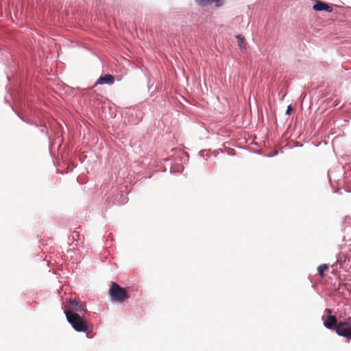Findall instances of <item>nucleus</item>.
I'll use <instances>...</instances> for the list:
<instances>
[{
  "label": "nucleus",
  "mask_w": 351,
  "mask_h": 351,
  "mask_svg": "<svg viewBox=\"0 0 351 351\" xmlns=\"http://www.w3.org/2000/svg\"><path fill=\"white\" fill-rule=\"evenodd\" d=\"M326 311L327 312L328 315H331L332 311L330 309L328 308V309L326 310Z\"/></svg>",
  "instance_id": "f8f14e48"
},
{
  "label": "nucleus",
  "mask_w": 351,
  "mask_h": 351,
  "mask_svg": "<svg viewBox=\"0 0 351 351\" xmlns=\"http://www.w3.org/2000/svg\"><path fill=\"white\" fill-rule=\"evenodd\" d=\"M65 315L68 322L76 331L86 332L87 337H91L89 335L88 324L79 314L73 311H66Z\"/></svg>",
  "instance_id": "f257e3e1"
},
{
  "label": "nucleus",
  "mask_w": 351,
  "mask_h": 351,
  "mask_svg": "<svg viewBox=\"0 0 351 351\" xmlns=\"http://www.w3.org/2000/svg\"><path fill=\"white\" fill-rule=\"evenodd\" d=\"M86 308L84 304L82 303H80L76 300H71L69 302V304L66 306V309L64 311V313L66 311H73L75 312L76 313H82L84 314L86 312Z\"/></svg>",
  "instance_id": "20e7f679"
},
{
  "label": "nucleus",
  "mask_w": 351,
  "mask_h": 351,
  "mask_svg": "<svg viewBox=\"0 0 351 351\" xmlns=\"http://www.w3.org/2000/svg\"><path fill=\"white\" fill-rule=\"evenodd\" d=\"M313 10L316 11H323L325 10L328 12H331L332 11V8L331 6L328 5L327 3L321 1L319 0H316L315 3L313 6Z\"/></svg>",
  "instance_id": "423d86ee"
},
{
  "label": "nucleus",
  "mask_w": 351,
  "mask_h": 351,
  "mask_svg": "<svg viewBox=\"0 0 351 351\" xmlns=\"http://www.w3.org/2000/svg\"><path fill=\"white\" fill-rule=\"evenodd\" d=\"M324 325L328 329L335 330L338 325L336 317L334 315H328L326 319L324 320Z\"/></svg>",
  "instance_id": "39448f33"
},
{
  "label": "nucleus",
  "mask_w": 351,
  "mask_h": 351,
  "mask_svg": "<svg viewBox=\"0 0 351 351\" xmlns=\"http://www.w3.org/2000/svg\"><path fill=\"white\" fill-rule=\"evenodd\" d=\"M335 331L338 335L351 339V325L348 322H339Z\"/></svg>",
  "instance_id": "7ed1b4c3"
},
{
  "label": "nucleus",
  "mask_w": 351,
  "mask_h": 351,
  "mask_svg": "<svg viewBox=\"0 0 351 351\" xmlns=\"http://www.w3.org/2000/svg\"><path fill=\"white\" fill-rule=\"evenodd\" d=\"M108 293L113 302L123 303L130 298V295L126 289L114 282L111 283Z\"/></svg>",
  "instance_id": "f03ea898"
},
{
  "label": "nucleus",
  "mask_w": 351,
  "mask_h": 351,
  "mask_svg": "<svg viewBox=\"0 0 351 351\" xmlns=\"http://www.w3.org/2000/svg\"><path fill=\"white\" fill-rule=\"evenodd\" d=\"M114 82V77L113 75L110 74H107L104 76H101L95 84L94 86L98 85V84H112Z\"/></svg>",
  "instance_id": "0eeeda50"
},
{
  "label": "nucleus",
  "mask_w": 351,
  "mask_h": 351,
  "mask_svg": "<svg viewBox=\"0 0 351 351\" xmlns=\"http://www.w3.org/2000/svg\"><path fill=\"white\" fill-rule=\"evenodd\" d=\"M195 2L202 6H206L208 5L211 4L212 3H215V5L217 7H220L223 5V2L221 0H195Z\"/></svg>",
  "instance_id": "6e6552de"
},
{
  "label": "nucleus",
  "mask_w": 351,
  "mask_h": 351,
  "mask_svg": "<svg viewBox=\"0 0 351 351\" xmlns=\"http://www.w3.org/2000/svg\"><path fill=\"white\" fill-rule=\"evenodd\" d=\"M291 110H292V107H291V106H289L287 107V110H286V114H289L291 113Z\"/></svg>",
  "instance_id": "9b49d317"
},
{
  "label": "nucleus",
  "mask_w": 351,
  "mask_h": 351,
  "mask_svg": "<svg viewBox=\"0 0 351 351\" xmlns=\"http://www.w3.org/2000/svg\"><path fill=\"white\" fill-rule=\"evenodd\" d=\"M328 269V266L326 264L321 265L318 267L317 270L319 272V274L322 278H324V272Z\"/></svg>",
  "instance_id": "1a4fd4ad"
},
{
  "label": "nucleus",
  "mask_w": 351,
  "mask_h": 351,
  "mask_svg": "<svg viewBox=\"0 0 351 351\" xmlns=\"http://www.w3.org/2000/svg\"><path fill=\"white\" fill-rule=\"evenodd\" d=\"M238 44L241 48H245L246 45L245 40L241 35H237Z\"/></svg>",
  "instance_id": "9d476101"
}]
</instances>
